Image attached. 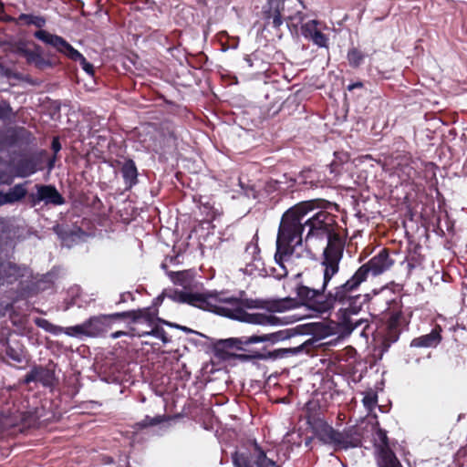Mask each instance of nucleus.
Returning <instances> with one entry per match:
<instances>
[{
	"instance_id": "1",
	"label": "nucleus",
	"mask_w": 467,
	"mask_h": 467,
	"mask_svg": "<svg viewBox=\"0 0 467 467\" xmlns=\"http://www.w3.org/2000/svg\"><path fill=\"white\" fill-rule=\"evenodd\" d=\"M317 200L301 202L288 209L282 216L276 238V253L274 275L281 279L287 275V264L292 263L296 248L302 245L304 227L308 228L306 243L315 244L320 241L327 242L323 252L322 261L332 255H337L338 264L343 256L344 241L336 233V220L334 215L327 211H318L311 215L303 223V219L318 208Z\"/></svg>"
},
{
	"instance_id": "2",
	"label": "nucleus",
	"mask_w": 467,
	"mask_h": 467,
	"mask_svg": "<svg viewBox=\"0 0 467 467\" xmlns=\"http://www.w3.org/2000/svg\"><path fill=\"white\" fill-rule=\"evenodd\" d=\"M337 255H332L320 265L305 273L307 285H298L296 294L306 305L317 313H327V309H321L320 304L325 301V292L331 279L338 273L339 265Z\"/></svg>"
},
{
	"instance_id": "3",
	"label": "nucleus",
	"mask_w": 467,
	"mask_h": 467,
	"mask_svg": "<svg viewBox=\"0 0 467 467\" xmlns=\"http://www.w3.org/2000/svg\"><path fill=\"white\" fill-rule=\"evenodd\" d=\"M171 280L182 289H173L166 293L171 300L188 304L202 310L213 312L223 292L202 291L195 282L191 271H181L171 274Z\"/></svg>"
},
{
	"instance_id": "4",
	"label": "nucleus",
	"mask_w": 467,
	"mask_h": 467,
	"mask_svg": "<svg viewBox=\"0 0 467 467\" xmlns=\"http://www.w3.org/2000/svg\"><path fill=\"white\" fill-rule=\"evenodd\" d=\"M213 313L254 325L275 326L279 324V318L272 314L244 311L238 298L228 296L225 293H223Z\"/></svg>"
},
{
	"instance_id": "5",
	"label": "nucleus",
	"mask_w": 467,
	"mask_h": 467,
	"mask_svg": "<svg viewBox=\"0 0 467 467\" xmlns=\"http://www.w3.org/2000/svg\"><path fill=\"white\" fill-rule=\"evenodd\" d=\"M35 36L44 42L47 45H49L56 48L57 51L66 56L67 58L73 61H79L82 69L88 74L89 76L94 75V67L93 65L87 61V59L80 54L77 49H75L68 42H67L63 37L53 35L46 30H38L35 33Z\"/></svg>"
},
{
	"instance_id": "6",
	"label": "nucleus",
	"mask_w": 467,
	"mask_h": 467,
	"mask_svg": "<svg viewBox=\"0 0 467 467\" xmlns=\"http://www.w3.org/2000/svg\"><path fill=\"white\" fill-rule=\"evenodd\" d=\"M362 275L356 273L344 284L335 287L332 291L328 292L325 297L323 304H320L321 309H327V312L334 307L335 303H339L345 306L352 293L358 288L363 283Z\"/></svg>"
},
{
	"instance_id": "7",
	"label": "nucleus",
	"mask_w": 467,
	"mask_h": 467,
	"mask_svg": "<svg viewBox=\"0 0 467 467\" xmlns=\"http://www.w3.org/2000/svg\"><path fill=\"white\" fill-rule=\"evenodd\" d=\"M367 300V295L352 296L345 306H341L337 313V322L344 328L352 331L358 325L359 321L354 320L352 316L357 315Z\"/></svg>"
},
{
	"instance_id": "8",
	"label": "nucleus",
	"mask_w": 467,
	"mask_h": 467,
	"mask_svg": "<svg viewBox=\"0 0 467 467\" xmlns=\"http://www.w3.org/2000/svg\"><path fill=\"white\" fill-rule=\"evenodd\" d=\"M126 313H114L109 315H99L89 317L84 322L87 337H99L104 336L117 319L125 318Z\"/></svg>"
},
{
	"instance_id": "9",
	"label": "nucleus",
	"mask_w": 467,
	"mask_h": 467,
	"mask_svg": "<svg viewBox=\"0 0 467 467\" xmlns=\"http://www.w3.org/2000/svg\"><path fill=\"white\" fill-rule=\"evenodd\" d=\"M394 265V260L390 258L389 251L382 249L377 255L373 256L367 264L361 265L356 273L362 275V281L365 282L370 273L373 275H379L389 270Z\"/></svg>"
},
{
	"instance_id": "10",
	"label": "nucleus",
	"mask_w": 467,
	"mask_h": 467,
	"mask_svg": "<svg viewBox=\"0 0 467 467\" xmlns=\"http://www.w3.org/2000/svg\"><path fill=\"white\" fill-rule=\"evenodd\" d=\"M375 441L379 443V467H402L394 452L389 448L385 431L379 429L376 431Z\"/></svg>"
},
{
	"instance_id": "11",
	"label": "nucleus",
	"mask_w": 467,
	"mask_h": 467,
	"mask_svg": "<svg viewBox=\"0 0 467 467\" xmlns=\"http://www.w3.org/2000/svg\"><path fill=\"white\" fill-rule=\"evenodd\" d=\"M127 316L125 317H130L132 322L136 325H145L149 329L156 322H160L165 324L169 327H177L182 330H186V327L172 324L171 322L161 319L157 317L158 310L152 308H143L137 311L132 312H125Z\"/></svg>"
},
{
	"instance_id": "12",
	"label": "nucleus",
	"mask_w": 467,
	"mask_h": 467,
	"mask_svg": "<svg viewBox=\"0 0 467 467\" xmlns=\"http://www.w3.org/2000/svg\"><path fill=\"white\" fill-rule=\"evenodd\" d=\"M282 337L281 332L273 333V334H267L263 336H249V337H242L240 338H229L223 341H221L218 344L217 348L222 347L223 348H236V349H242L243 345H250V344H256L260 342H266V341H272L275 342L280 340Z\"/></svg>"
},
{
	"instance_id": "13",
	"label": "nucleus",
	"mask_w": 467,
	"mask_h": 467,
	"mask_svg": "<svg viewBox=\"0 0 467 467\" xmlns=\"http://www.w3.org/2000/svg\"><path fill=\"white\" fill-rule=\"evenodd\" d=\"M322 23L318 20H310L301 26V33L305 38L312 41L319 47H328V37L321 32Z\"/></svg>"
},
{
	"instance_id": "14",
	"label": "nucleus",
	"mask_w": 467,
	"mask_h": 467,
	"mask_svg": "<svg viewBox=\"0 0 467 467\" xmlns=\"http://www.w3.org/2000/svg\"><path fill=\"white\" fill-rule=\"evenodd\" d=\"M15 51L28 63L34 64L38 67H41L45 63L39 52L36 49H32L26 43H18L15 47Z\"/></svg>"
},
{
	"instance_id": "15",
	"label": "nucleus",
	"mask_w": 467,
	"mask_h": 467,
	"mask_svg": "<svg viewBox=\"0 0 467 467\" xmlns=\"http://www.w3.org/2000/svg\"><path fill=\"white\" fill-rule=\"evenodd\" d=\"M38 201H45L47 203L59 205L64 202L63 197L55 187L42 185L37 187Z\"/></svg>"
},
{
	"instance_id": "16",
	"label": "nucleus",
	"mask_w": 467,
	"mask_h": 467,
	"mask_svg": "<svg viewBox=\"0 0 467 467\" xmlns=\"http://www.w3.org/2000/svg\"><path fill=\"white\" fill-rule=\"evenodd\" d=\"M130 336H137L140 337L152 336L161 339L164 344L170 341V338L168 337L166 331L161 327L158 326V322H156L149 329H140L138 327H131Z\"/></svg>"
},
{
	"instance_id": "17",
	"label": "nucleus",
	"mask_w": 467,
	"mask_h": 467,
	"mask_svg": "<svg viewBox=\"0 0 467 467\" xmlns=\"http://www.w3.org/2000/svg\"><path fill=\"white\" fill-rule=\"evenodd\" d=\"M440 332H441V327H437L431 333L414 338L411 341L410 346L416 347V348L435 347L440 343V341L441 339Z\"/></svg>"
},
{
	"instance_id": "18",
	"label": "nucleus",
	"mask_w": 467,
	"mask_h": 467,
	"mask_svg": "<svg viewBox=\"0 0 467 467\" xmlns=\"http://www.w3.org/2000/svg\"><path fill=\"white\" fill-rule=\"evenodd\" d=\"M26 382L39 381L44 386H50L54 380V373L42 367L35 368L26 375Z\"/></svg>"
},
{
	"instance_id": "19",
	"label": "nucleus",
	"mask_w": 467,
	"mask_h": 467,
	"mask_svg": "<svg viewBox=\"0 0 467 467\" xmlns=\"http://www.w3.org/2000/svg\"><path fill=\"white\" fill-rule=\"evenodd\" d=\"M265 23L275 28H279L283 24L281 11L279 5H273L272 0L269 3V8L264 12Z\"/></svg>"
},
{
	"instance_id": "20",
	"label": "nucleus",
	"mask_w": 467,
	"mask_h": 467,
	"mask_svg": "<svg viewBox=\"0 0 467 467\" xmlns=\"http://www.w3.org/2000/svg\"><path fill=\"white\" fill-rule=\"evenodd\" d=\"M121 172L126 183H129L130 186L136 183L138 171L133 161L129 160L125 161L121 168Z\"/></svg>"
},
{
	"instance_id": "21",
	"label": "nucleus",
	"mask_w": 467,
	"mask_h": 467,
	"mask_svg": "<svg viewBox=\"0 0 467 467\" xmlns=\"http://www.w3.org/2000/svg\"><path fill=\"white\" fill-rule=\"evenodd\" d=\"M27 190L24 184H16L5 192L8 204L16 203L26 197Z\"/></svg>"
},
{
	"instance_id": "22",
	"label": "nucleus",
	"mask_w": 467,
	"mask_h": 467,
	"mask_svg": "<svg viewBox=\"0 0 467 467\" xmlns=\"http://www.w3.org/2000/svg\"><path fill=\"white\" fill-rule=\"evenodd\" d=\"M297 302L293 298H284L271 303L269 309L272 312H285L286 310L296 307Z\"/></svg>"
},
{
	"instance_id": "23",
	"label": "nucleus",
	"mask_w": 467,
	"mask_h": 467,
	"mask_svg": "<svg viewBox=\"0 0 467 467\" xmlns=\"http://www.w3.org/2000/svg\"><path fill=\"white\" fill-rule=\"evenodd\" d=\"M19 275V269L16 265L11 263L0 264V284L4 283V280L11 277H16Z\"/></svg>"
},
{
	"instance_id": "24",
	"label": "nucleus",
	"mask_w": 467,
	"mask_h": 467,
	"mask_svg": "<svg viewBox=\"0 0 467 467\" xmlns=\"http://www.w3.org/2000/svg\"><path fill=\"white\" fill-rule=\"evenodd\" d=\"M16 21V23H23L25 25H34L39 28L46 25V19L43 16L30 14H21Z\"/></svg>"
},
{
	"instance_id": "25",
	"label": "nucleus",
	"mask_w": 467,
	"mask_h": 467,
	"mask_svg": "<svg viewBox=\"0 0 467 467\" xmlns=\"http://www.w3.org/2000/svg\"><path fill=\"white\" fill-rule=\"evenodd\" d=\"M332 444L339 449H348L349 447L357 446L356 442L350 441L349 435L348 433L339 431H337V435H335V439L333 440Z\"/></svg>"
},
{
	"instance_id": "26",
	"label": "nucleus",
	"mask_w": 467,
	"mask_h": 467,
	"mask_svg": "<svg viewBox=\"0 0 467 467\" xmlns=\"http://www.w3.org/2000/svg\"><path fill=\"white\" fill-rule=\"evenodd\" d=\"M255 464L257 467H278L275 462L268 459L265 453L257 446H255Z\"/></svg>"
},
{
	"instance_id": "27",
	"label": "nucleus",
	"mask_w": 467,
	"mask_h": 467,
	"mask_svg": "<svg viewBox=\"0 0 467 467\" xmlns=\"http://www.w3.org/2000/svg\"><path fill=\"white\" fill-rule=\"evenodd\" d=\"M348 60L351 67H358L364 60L365 55L356 47H352L348 52Z\"/></svg>"
},
{
	"instance_id": "28",
	"label": "nucleus",
	"mask_w": 467,
	"mask_h": 467,
	"mask_svg": "<svg viewBox=\"0 0 467 467\" xmlns=\"http://www.w3.org/2000/svg\"><path fill=\"white\" fill-rule=\"evenodd\" d=\"M337 435V431L331 426L325 425L317 432L318 438L325 443L332 444L333 440Z\"/></svg>"
},
{
	"instance_id": "29",
	"label": "nucleus",
	"mask_w": 467,
	"mask_h": 467,
	"mask_svg": "<svg viewBox=\"0 0 467 467\" xmlns=\"http://www.w3.org/2000/svg\"><path fill=\"white\" fill-rule=\"evenodd\" d=\"M36 324L39 327H41L44 330H46V331H47L49 333H52L54 335H58V334L62 333V330H63L62 327L53 325L48 320L44 319V318H37L36 320Z\"/></svg>"
},
{
	"instance_id": "30",
	"label": "nucleus",
	"mask_w": 467,
	"mask_h": 467,
	"mask_svg": "<svg viewBox=\"0 0 467 467\" xmlns=\"http://www.w3.org/2000/svg\"><path fill=\"white\" fill-rule=\"evenodd\" d=\"M62 333H65L66 335H67L69 337H86L84 322L79 325L63 327Z\"/></svg>"
},
{
	"instance_id": "31",
	"label": "nucleus",
	"mask_w": 467,
	"mask_h": 467,
	"mask_svg": "<svg viewBox=\"0 0 467 467\" xmlns=\"http://www.w3.org/2000/svg\"><path fill=\"white\" fill-rule=\"evenodd\" d=\"M363 404L364 406L371 410L377 404L378 397L377 394L373 390H368L364 393L363 397Z\"/></svg>"
},
{
	"instance_id": "32",
	"label": "nucleus",
	"mask_w": 467,
	"mask_h": 467,
	"mask_svg": "<svg viewBox=\"0 0 467 467\" xmlns=\"http://www.w3.org/2000/svg\"><path fill=\"white\" fill-rule=\"evenodd\" d=\"M12 109L5 102L0 103V119H8L11 115Z\"/></svg>"
},
{
	"instance_id": "33",
	"label": "nucleus",
	"mask_w": 467,
	"mask_h": 467,
	"mask_svg": "<svg viewBox=\"0 0 467 467\" xmlns=\"http://www.w3.org/2000/svg\"><path fill=\"white\" fill-rule=\"evenodd\" d=\"M162 420H163V419L161 416H157L152 419L147 418V419H145V421H146L145 425H156V424L161 423Z\"/></svg>"
},
{
	"instance_id": "34",
	"label": "nucleus",
	"mask_w": 467,
	"mask_h": 467,
	"mask_svg": "<svg viewBox=\"0 0 467 467\" xmlns=\"http://www.w3.org/2000/svg\"><path fill=\"white\" fill-rule=\"evenodd\" d=\"M128 335H130V334L127 332H124V331H116L110 335V337L113 339H116V338H119V337L128 336Z\"/></svg>"
},
{
	"instance_id": "35",
	"label": "nucleus",
	"mask_w": 467,
	"mask_h": 467,
	"mask_svg": "<svg viewBox=\"0 0 467 467\" xmlns=\"http://www.w3.org/2000/svg\"><path fill=\"white\" fill-rule=\"evenodd\" d=\"M336 157L338 158L341 161H348L349 157L347 153L340 152V153H335Z\"/></svg>"
},
{
	"instance_id": "36",
	"label": "nucleus",
	"mask_w": 467,
	"mask_h": 467,
	"mask_svg": "<svg viewBox=\"0 0 467 467\" xmlns=\"http://www.w3.org/2000/svg\"><path fill=\"white\" fill-rule=\"evenodd\" d=\"M8 204L5 192H0V206Z\"/></svg>"
},
{
	"instance_id": "37",
	"label": "nucleus",
	"mask_w": 467,
	"mask_h": 467,
	"mask_svg": "<svg viewBox=\"0 0 467 467\" xmlns=\"http://www.w3.org/2000/svg\"><path fill=\"white\" fill-rule=\"evenodd\" d=\"M12 182V178L0 175V184H10Z\"/></svg>"
},
{
	"instance_id": "38",
	"label": "nucleus",
	"mask_w": 467,
	"mask_h": 467,
	"mask_svg": "<svg viewBox=\"0 0 467 467\" xmlns=\"http://www.w3.org/2000/svg\"><path fill=\"white\" fill-rule=\"evenodd\" d=\"M0 20L9 22V21H15L16 19L11 17L10 16L6 15L4 12V14L0 16Z\"/></svg>"
},
{
	"instance_id": "39",
	"label": "nucleus",
	"mask_w": 467,
	"mask_h": 467,
	"mask_svg": "<svg viewBox=\"0 0 467 467\" xmlns=\"http://www.w3.org/2000/svg\"><path fill=\"white\" fill-rule=\"evenodd\" d=\"M0 20L9 22V21H15L16 19L11 17L10 16L6 15L4 12V14L0 16Z\"/></svg>"
},
{
	"instance_id": "40",
	"label": "nucleus",
	"mask_w": 467,
	"mask_h": 467,
	"mask_svg": "<svg viewBox=\"0 0 467 467\" xmlns=\"http://www.w3.org/2000/svg\"><path fill=\"white\" fill-rule=\"evenodd\" d=\"M52 148L53 150L57 152L60 150V145L58 143V141L57 140H53V143H52Z\"/></svg>"
},
{
	"instance_id": "41",
	"label": "nucleus",
	"mask_w": 467,
	"mask_h": 467,
	"mask_svg": "<svg viewBox=\"0 0 467 467\" xmlns=\"http://www.w3.org/2000/svg\"><path fill=\"white\" fill-rule=\"evenodd\" d=\"M362 87V83L360 82H357V83H354V84H351L348 86V90H352L356 88H361Z\"/></svg>"
},
{
	"instance_id": "42",
	"label": "nucleus",
	"mask_w": 467,
	"mask_h": 467,
	"mask_svg": "<svg viewBox=\"0 0 467 467\" xmlns=\"http://www.w3.org/2000/svg\"><path fill=\"white\" fill-rule=\"evenodd\" d=\"M302 349H303V347L301 346V347H299L298 348H295V349H285V350H286V351L293 352V353H296V352H298V351H300V350H302Z\"/></svg>"
},
{
	"instance_id": "43",
	"label": "nucleus",
	"mask_w": 467,
	"mask_h": 467,
	"mask_svg": "<svg viewBox=\"0 0 467 467\" xmlns=\"http://www.w3.org/2000/svg\"><path fill=\"white\" fill-rule=\"evenodd\" d=\"M4 14V6L0 5V16Z\"/></svg>"
}]
</instances>
